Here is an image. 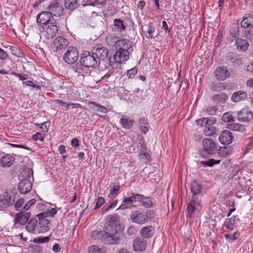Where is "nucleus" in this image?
<instances>
[{
    "label": "nucleus",
    "mask_w": 253,
    "mask_h": 253,
    "mask_svg": "<svg viewBox=\"0 0 253 253\" xmlns=\"http://www.w3.org/2000/svg\"><path fill=\"white\" fill-rule=\"evenodd\" d=\"M24 202L25 201L23 199H19L14 204L15 210L17 211H24V209H23V207L22 206Z\"/></svg>",
    "instance_id": "nucleus-47"
},
{
    "label": "nucleus",
    "mask_w": 253,
    "mask_h": 253,
    "mask_svg": "<svg viewBox=\"0 0 253 253\" xmlns=\"http://www.w3.org/2000/svg\"><path fill=\"white\" fill-rule=\"evenodd\" d=\"M68 44L67 39L63 36H59L53 40L51 47L54 52H57L65 49Z\"/></svg>",
    "instance_id": "nucleus-6"
},
{
    "label": "nucleus",
    "mask_w": 253,
    "mask_h": 253,
    "mask_svg": "<svg viewBox=\"0 0 253 253\" xmlns=\"http://www.w3.org/2000/svg\"><path fill=\"white\" fill-rule=\"evenodd\" d=\"M220 162V160H214L213 159H211L208 161L203 162L202 163L204 165H206L209 167H212L215 164H218Z\"/></svg>",
    "instance_id": "nucleus-54"
},
{
    "label": "nucleus",
    "mask_w": 253,
    "mask_h": 253,
    "mask_svg": "<svg viewBox=\"0 0 253 253\" xmlns=\"http://www.w3.org/2000/svg\"><path fill=\"white\" fill-rule=\"evenodd\" d=\"M237 48L238 50L246 51L249 47V43L247 40L238 39L235 42Z\"/></svg>",
    "instance_id": "nucleus-31"
},
{
    "label": "nucleus",
    "mask_w": 253,
    "mask_h": 253,
    "mask_svg": "<svg viewBox=\"0 0 253 253\" xmlns=\"http://www.w3.org/2000/svg\"><path fill=\"white\" fill-rule=\"evenodd\" d=\"M216 132V128L212 126H209L205 127L204 129V132L207 136H211L213 135Z\"/></svg>",
    "instance_id": "nucleus-46"
},
{
    "label": "nucleus",
    "mask_w": 253,
    "mask_h": 253,
    "mask_svg": "<svg viewBox=\"0 0 253 253\" xmlns=\"http://www.w3.org/2000/svg\"><path fill=\"white\" fill-rule=\"evenodd\" d=\"M32 184L28 179H25L21 181L18 185V190L21 193L26 194L31 191Z\"/></svg>",
    "instance_id": "nucleus-19"
},
{
    "label": "nucleus",
    "mask_w": 253,
    "mask_h": 253,
    "mask_svg": "<svg viewBox=\"0 0 253 253\" xmlns=\"http://www.w3.org/2000/svg\"><path fill=\"white\" fill-rule=\"evenodd\" d=\"M15 200V196L13 194L9 195L6 192L4 195H0V210L11 206Z\"/></svg>",
    "instance_id": "nucleus-9"
},
{
    "label": "nucleus",
    "mask_w": 253,
    "mask_h": 253,
    "mask_svg": "<svg viewBox=\"0 0 253 253\" xmlns=\"http://www.w3.org/2000/svg\"><path fill=\"white\" fill-rule=\"evenodd\" d=\"M202 188V184L198 180H194L191 182L190 190L192 193V199H200L198 195L201 194Z\"/></svg>",
    "instance_id": "nucleus-18"
},
{
    "label": "nucleus",
    "mask_w": 253,
    "mask_h": 253,
    "mask_svg": "<svg viewBox=\"0 0 253 253\" xmlns=\"http://www.w3.org/2000/svg\"><path fill=\"white\" fill-rule=\"evenodd\" d=\"M87 69L81 63H77L75 66H73L72 69L73 71L78 74L81 75L83 76H84L87 73L85 70Z\"/></svg>",
    "instance_id": "nucleus-33"
},
{
    "label": "nucleus",
    "mask_w": 253,
    "mask_h": 253,
    "mask_svg": "<svg viewBox=\"0 0 253 253\" xmlns=\"http://www.w3.org/2000/svg\"><path fill=\"white\" fill-rule=\"evenodd\" d=\"M229 129L239 132H243L246 129L244 125L239 123H232L228 125L227 127Z\"/></svg>",
    "instance_id": "nucleus-34"
},
{
    "label": "nucleus",
    "mask_w": 253,
    "mask_h": 253,
    "mask_svg": "<svg viewBox=\"0 0 253 253\" xmlns=\"http://www.w3.org/2000/svg\"><path fill=\"white\" fill-rule=\"evenodd\" d=\"M32 138L35 141H37V140H39L41 141H42L44 137L42 136V135L41 133L37 132L35 134H34L32 136Z\"/></svg>",
    "instance_id": "nucleus-64"
},
{
    "label": "nucleus",
    "mask_w": 253,
    "mask_h": 253,
    "mask_svg": "<svg viewBox=\"0 0 253 253\" xmlns=\"http://www.w3.org/2000/svg\"><path fill=\"white\" fill-rule=\"evenodd\" d=\"M235 217L236 216H234L225 220L223 227L227 229V232L232 231L234 229L235 225Z\"/></svg>",
    "instance_id": "nucleus-30"
},
{
    "label": "nucleus",
    "mask_w": 253,
    "mask_h": 253,
    "mask_svg": "<svg viewBox=\"0 0 253 253\" xmlns=\"http://www.w3.org/2000/svg\"><path fill=\"white\" fill-rule=\"evenodd\" d=\"M117 45L118 47L116 49H120L124 52H127L128 55L132 51V49H131L132 42L126 39H123L118 42Z\"/></svg>",
    "instance_id": "nucleus-14"
},
{
    "label": "nucleus",
    "mask_w": 253,
    "mask_h": 253,
    "mask_svg": "<svg viewBox=\"0 0 253 253\" xmlns=\"http://www.w3.org/2000/svg\"><path fill=\"white\" fill-rule=\"evenodd\" d=\"M241 26L244 29L253 28V14H246L243 17L241 22Z\"/></svg>",
    "instance_id": "nucleus-21"
},
{
    "label": "nucleus",
    "mask_w": 253,
    "mask_h": 253,
    "mask_svg": "<svg viewBox=\"0 0 253 253\" xmlns=\"http://www.w3.org/2000/svg\"><path fill=\"white\" fill-rule=\"evenodd\" d=\"M225 88V87L221 83H214L211 85V89L214 91H221Z\"/></svg>",
    "instance_id": "nucleus-45"
},
{
    "label": "nucleus",
    "mask_w": 253,
    "mask_h": 253,
    "mask_svg": "<svg viewBox=\"0 0 253 253\" xmlns=\"http://www.w3.org/2000/svg\"><path fill=\"white\" fill-rule=\"evenodd\" d=\"M147 151H139L138 156L140 159L143 160L146 162H149L151 159L150 155L146 152Z\"/></svg>",
    "instance_id": "nucleus-50"
},
{
    "label": "nucleus",
    "mask_w": 253,
    "mask_h": 253,
    "mask_svg": "<svg viewBox=\"0 0 253 253\" xmlns=\"http://www.w3.org/2000/svg\"><path fill=\"white\" fill-rule=\"evenodd\" d=\"M124 229V225L121 223L120 216L114 214L106 217L103 230L97 231L96 234L105 244L118 245L121 241L120 236Z\"/></svg>",
    "instance_id": "nucleus-1"
},
{
    "label": "nucleus",
    "mask_w": 253,
    "mask_h": 253,
    "mask_svg": "<svg viewBox=\"0 0 253 253\" xmlns=\"http://www.w3.org/2000/svg\"><path fill=\"white\" fill-rule=\"evenodd\" d=\"M245 38L253 42V30H246L244 32Z\"/></svg>",
    "instance_id": "nucleus-57"
},
{
    "label": "nucleus",
    "mask_w": 253,
    "mask_h": 253,
    "mask_svg": "<svg viewBox=\"0 0 253 253\" xmlns=\"http://www.w3.org/2000/svg\"><path fill=\"white\" fill-rule=\"evenodd\" d=\"M145 26V30L144 32L146 33V37L148 39H152L154 37H157V35L154 36V34L155 33V28L153 25V23L151 22H149L148 24H146Z\"/></svg>",
    "instance_id": "nucleus-27"
},
{
    "label": "nucleus",
    "mask_w": 253,
    "mask_h": 253,
    "mask_svg": "<svg viewBox=\"0 0 253 253\" xmlns=\"http://www.w3.org/2000/svg\"><path fill=\"white\" fill-rule=\"evenodd\" d=\"M115 53L113 55V57H110L109 59V64L111 67L116 68L118 63L121 64L125 62L129 59V55L127 52H124L120 49H117Z\"/></svg>",
    "instance_id": "nucleus-3"
},
{
    "label": "nucleus",
    "mask_w": 253,
    "mask_h": 253,
    "mask_svg": "<svg viewBox=\"0 0 253 253\" xmlns=\"http://www.w3.org/2000/svg\"><path fill=\"white\" fill-rule=\"evenodd\" d=\"M228 99L227 94L224 92H221L219 94L213 95L212 97V101L217 104H223L225 103Z\"/></svg>",
    "instance_id": "nucleus-25"
},
{
    "label": "nucleus",
    "mask_w": 253,
    "mask_h": 253,
    "mask_svg": "<svg viewBox=\"0 0 253 253\" xmlns=\"http://www.w3.org/2000/svg\"><path fill=\"white\" fill-rule=\"evenodd\" d=\"M114 26L115 28L119 32L125 31L126 27L124 24V21L120 19L114 20Z\"/></svg>",
    "instance_id": "nucleus-38"
},
{
    "label": "nucleus",
    "mask_w": 253,
    "mask_h": 253,
    "mask_svg": "<svg viewBox=\"0 0 253 253\" xmlns=\"http://www.w3.org/2000/svg\"><path fill=\"white\" fill-rule=\"evenodd\" d=\"M35 203L36 200L34 199H31L28 201L24 205V206H23V209H24V211H26L28 210L33 205L35 204Z\"/></svg>",
    "instance_id": "nucleus-59"
},
{
    "label": "nucleus",
    "mask_w": 253,
    "mask_h": 253,
    "mask_svg": "<svg viewBox=\"0 0 253 253\" xmlns=\"http://www.w3.org/2000/svg\"><path fill=\"white\" fill-rule=\"evenodd\" d=\"M51 19L53 20V16L48 11H42L38 14L37 18V22L42 25H47L50 23Z\"/></svg>",
    "instance_id": "nucleus-16"
},
{
    "label": "nucleus",
    "mask_w": 253,
    "mask_h": 253,
    "mask_svg": "<svg viewBox=\"0 0 253 253\" xmlns=\"http://www.w3.org/2000/svg\"><path fill=\"white\" fill-rule=\"evenodd\" d=\"M89 253H102V250L97 245H92L88 248Z\"/></svg>",
    "instance_id": "nucleus-52"
},
{
    "label": "nucleus",
    "mask_w": 253,
    "mask_h": 253,
    "mask_svg": "<svg viewBox=\"0 0 253 253\" xmlns=\"http://www.w3.org/2000/svg\"><path fill=\"white\" fill-rule=\"evenodd\" d=\"M120 186L114 187L110 189V194L108 195L109 198H112L114 195H117L119 191Z\"/></svg>",
    "instance_id": "nucleus-60"
},
{
    "label": "nucleus",
    "mask_w": 253,
    "mask_h": 253,
    "mask_svg": "<svg viewBox=\"0 0 253 253\" xmlns=\"http://www.w3.org/2000/svg\"><path fill=\"white\" fill-rule=\"evenodd\" d=\"M119 41L118 38L114 35L108 36L106 38V44L109 46H115L116 49L118 47V42Z\"/></svg>",
    "instance_id": "nucleus-36"
},
{
    "label": "nucleus",
    "mask_w": 253,
    "mask_h": 253,
    "mask_svg": "<svg viewBox=\"0 0 253 253\" xmlns=\"http://www.w3.org/2000/svg\"><path fill=\"white\" fill-rule=\"evenodd\" d=\"M222 120L225 123L233 122L235 121L234 116L232 114L227 112L223 114L222 117Z\"/></svg>",
    "instance_id": "nucleus-43"
},
{
    "label": "nucleus",
    "mask_w": 253,
    "mask_h": 253,
    "mask_svg": "<svg viewBox=\"0 0 253 253\" xmlns=\"http://www.w3.org/2000/svg\"><path fill=\"white\" fill-rule=\"evenodd\" d=\"M132 200V204L136 201L140 202L143 198V195L140 194H135L133 192L131 193L130 196L128 197Z\"/></svg>",
    "instance_id": "nucleus-51"
},
{
    "label": "nucleus",
    "mask_w": 253,
    "mask_h": 253,
    "mask_svg": "<svg viewBox=\"0 0 253 253\" xmlns=\"http://www.w3.org/2000/svg\"><path fill=\"white\" fill-rule=\"evenodd\" d=\"M214 74L216 78L218 80L224 81L228 76L229 74L226 67H218L215 72Z\"/></svg>",
    "instance_id": "nucleus-20"
},
{
    "label": "nucleus",
    "mask_w": 253,
    "mask_h": 253,
    "mask_svg": "<svg viewBox=\"0 0 253 253\" xmlns=\"http://www.w3.org/2000/svg\"><path fill=\"white\" fill-rule=\"evenodd\" d=\"M240 236V232L236 231L233 234H225L224 237L226 239H228L232 241L237 240Z\"/></svg>",
    "instance_id": "nucleus-48"
},
{
    "label": "nucleus",
    "mask_w": 253,
    "mask_h": 253,
    "mask_svg": "<svg viewBox=\"0 0 253 253\" xmlns=\"http://www.w3.org/2000/svg\"><path fill=\"white\" fill-rule=\"evenodd\" d=\"M204 151L208 154H214L217 151V147L214 141L210 138H205L203 140Z\"/></svg>",
    "instance_id": "nucleus-11"
},
{
    "label": "nucleus",
    "mask_w": 253,
    "mask_h": 253,
    "mask_svg": "<svg viewBox=\"0 0 253 253\" xmlns=\"http://www.w3.org/2000/svg\"><path fill=\"white\" fill-rule=\"evenodd\" d=\"M233 148L230 146L221 147L218 150V154L220 156L226 157L232 154Z\"/></svg>",
    "instance_id": "nucleus-32"
},
{
    "label": "nucleus",
    "mask_w": 253,
    "mask_h": 253,
    "mask_svg": "<svg viewBox=\"0 0 253 253\" xmlns=\"http://www.w3.org/2000/svg\"><path fill=\"white\" fill-rule=\"evenodd\" d=\"M155 230L152 226L143 227L140 230V234L145 239L152 237L154 233Z\"/></svg>",
    "instance_id": "nucleus-24"
},
{
    "label": "nucleus",
    "mask_w": 253,
    "mask_h": 253,
    "mask_svg": "<svg viewBox=\"0 0 253 253\" xmlns=\"http://www.w3.org/2000/svg\"><path fill=\"white\" fill-rule=\"evenodd\" d=\"M47 9L52 16H60L63 14L64 9L57 0L50 2L47 7Z\"/></svg>",
    "instance_id": "nucleus-8"
},
{
    "label": "nucleus",
    "mask_w": 253,
    "mask_h": 253,
    "mask_svg": "<svg viewBox=\"0 0 253 253\" xmlns=\"http://www.w3.org/2000/svg\"><path fill=\"white\" fill-rule=\"evenodd\" d=\"M134 206L132 204V200L130 198L127 197L123 199L121 205L120 206L118 210H126V209L131 208Z\"/></svg>",
    "instance_id": "nucleus-35"
},
{
    "label": "nucleus",
    "mask_w": 253,
    "mask_h": 253,
    "mask_svg": "<svg viewBox=\"0 0 253 253\" xmlns=\"http://www.w3.org/2000/svg\"><path fill=\"white\" fill-rule=\"evenodd\" d=\"M27 224L25 227L26 230L30 233H33L37 226L38 220L36 217L31 218L27 222Z\"/></svg>",
    "instance_id": "nucleus-29"
},
{
    "label": "nucleus",
    "mask_w": 253,
    "mask_h": 253,
    "mask_svg": "<svg viewBox=\"0 0 253 253\" xmlns=\"http://www.w3.org/2000/svg\"><path fill=\"white\" fill-rule=\"evenodd\" d=\"M218 109V108L217 106H212L207 107L206 109H204V111L208 115H214Z\"/></svg>",
    "instance_id": "nucleus-44"
},
{
    "label": "nucleus",
    "mask_w": 253,
    "mask_h": 253,
    "mask_svg": "<svg viewBox=\"0 0 253 253\" xmlns=\"http://www.w3.org/2000/svg\"><path fill=\"white\" fill-rule=\"evenodd\" d=\"M201 200L200 199H191L189 203H188L187 207L186 217L187 218H192L194 214L195 211L197 210L201 204Z\"/></svg>",
    "instance_id": "nucleus-12"
},
{
    "label": "nucleus",
    "mask_w": 253,
    "mask_h": 253,
    "mask_svg": "<svg viewBox=\"0 0 253 253\" xmlns=\"http://www.w3.org/2000/svg\"><path fill=\"white\" fill-rule=\"evenodd\" d=\"M88 104L89 105H92L93 106L97 107L98 108V111L101 113H107L108 111V109L106 107L95 102L89 101Z\"/></svg>",
    "instance_id": "nucleus-49"
},
{
    "label": "nucleus",
    "mask_w": 253,
    "mask_h": 253,
    "mask_svg": "<svg viewBox=\"0 0 253 253\" xmlns=\"http://www.w3.org/2000/svg\"><path fill=\"white\" fill-rule=\"evenodd\" d=\"M31 216V213L25 211H20L16 214L14 219V225L19 224L21 225H24L28 222Z\"/></svg>",
    "instance_id": "nucleus-13"
},
{
    "label": "nucleus",
    "mask_w": 253,
    "mask_h": 253,
    "mask_svg": "<svg viewBox=\"0 0 253 253\" xmlns=\"http://www.w3.org/2000/svg\"><path fill=\"white\" fill-rule=\"evenodd\" d=\"M142 205L145 208H149L153 206V203L149 197H144L143 195L142 199L140 201Z\"/></svg>",
    "instance_id": "nucleus-42"
},
{
    "label": "nucleus",
    "mask_w": 253,
    "mask_h": 253,
    "mask_svg": "<svg viewBox=\"0 0 253 253\" xmlns=\"http://www.w3.org/2000/svg\"><path fill=\"white\" fill-rule=\"evenodd\" d=\"M50 240V238L47 237H40L34 239V242L37 244H43L48 242Z\"/></svg>",
    "instance_id": "nucleus-53"
},
{
    "label": "nucleus",
    "mask_w": 253,
    "mask_h": 253,
    "mask_svg": "<svg viewBox=\"0 0 253 253\" xmlns=\"http://www.w3.org/2000/svg\"><path fill=\"white\" fill-rule=\"evenodd\" d=\"M138 149L139 151H147V147L145 144V142L143 138L139 140L138 142Z\"/></svg>",
    "instance_id": "nucleus-55"
},
{
    "label": "nucleus",
    "mask_w": 253,
    "mask_h": 253,
    "mask_svg": "<svg viewBox=\"0 0 253 253\" xmlns=\"http://www.w3.org/2000/svg\"><path fill=\"white\" fill-rule=\"evenodd\" d=\"M120 123L123 127L126 129H129L132 126L134 121L132 120H129L124 116H123L121 119Z\"/></svg>",
    "instance_id": "nucleus-37"
},
{
    "label": "nucleus",
    "mask_w": 253,
    "mask_h": 253,
    "mask_svg": "<svg viewBox=\"0 0 253 253\" xmlns=\"http://www.w3.org/2000/svg\"><path fill=\"white\" fill-rule=\"evenodd\" d=\"M237 120L241 122H250L253 120V112L249 108H243L237 113Z\"/></svg>",
    "instance_id": "nucleus-10"
},
{
    "label": "nucleus",
    "mask_w": 253,
    "mask_h": 253,
    "mask_svg": "<svg viewBox=\"0 0 253 253\" xmlns=\"http://www.w3.org/2000/svg\"><path fill=\"white\" fill-rule=\"evenodd\" d=\"M0 159V164L1 167H10L14 163L15 159L11 155L7 154L3 156Z\"/></svg>",
    "instance_id": "nucleus-23"
},
{
    "label": "nucleus",
    "mask_w": 253,
    "mask_h": 253,
    "mask_svg": "<svg viewBox=\"0 0 253 253\" xmlns=\"http://www.w3.org/2000/svg\"><path fill=\"white\" fill-rule=\"evenodd\" d=\"M80 62L87 69L95 68L99 66L97 59L95 58L92 51H84L80 56Z\"/></svg>",
    "instance_id": "nucleus-2"
},
{
    "label": "nucleus",
    "mask_w": 253,
    "mask_h": 253,
    "mask_svg": "<svg viewBox=\"0 0 253 253\" xmlns=\"http://www.w3.org/2000/svg\"><path fill=\"white\" fill-rule=\"evenodd\" d=\"M219 140L223 145H228L233 140L234 136L232 133L229 130H223L219 136Z\"/></svg>",
    "instance_id": "nucleus-15"
},
{
    "label": "nucleus",
    "mask_w": 253,
    "mask_h": 253,
    "mask_svg": "<svg viewBox=\"0 0 253 253\" xmlns=\"http://www.w3.org/2000/svg\"><path fill=\"white\" fill-rule=\"evenodd\" d=\"M247 96L246 92L242 90L234 93L231 96V100L235 102H240L245 99Z\"/></svg>",
    "instance_id": "nucleus-28"
},
{
    "label": "nucleus",
    "mask_w": 253,
    "mask_h": 253,
    "mask_svg": "<svg viewBox=\"0 0 253 253\" xmlns=\"http://www.w3.org/2000/svg\"><path fill=\"white\" fill-rule=\"evenodd\" d=\"M133 249L137 252H143L146 250L147 242L141 238H136L134 239L132 244Z\"/></svg>",
    "instance_id": "nucleus-17"
},
{
    "label": "nucleus",
    "mask_w": 253,
    "mask_h": 253,
    "mask_svg": "<svg viewBox=\"0 0 253 253\" xmlns=\"http://www.w3.org/2000/svg\"><path fill=\"white\" fill-rule=\"evenodd\" d=\"M105 199L102 197H99L97 198L94 210L99 208L105 203Z\"/></svg>",
    "instance_id": "nucleus-58"
},
{
    "label": "nucleus",
    "mask_w": 253,
    "mask_h": 253,
    "mask_svg": "<svg viewBox=\"0 0 253 253\" xmlns=\"http://www.w3.org/2000/svg\"><path fill=\"white\" fill-rule=\"evenodd\" d=\"M93 53L95 58L97 59L99 65L100 64L101 60H108L110 57L108 56L109 51L102 44H97L93 47L91 50Z\"/></svg>",
    "instance_id": "nucleus-4"
},
{
    "label": "nucleus",
    "mask_w": 253,
    "mask_h": 253,
    "mask_svg": "<svg viewBox=\"0 0 253 253\" xmlns=\"http://www.w3.org/2000/svg\"><path fill=\"white\" fill-rule=\"evenodd\" d=\"M11 75L15 76L19 78V79L21 81H25L28 78V76L25 74H19L17 73L14 71H12L11 73Z\"/></svg>",
    "instance_id": "nucleus-61"
},
{
    "label": "nucleus",
    "mask_w": 253,
    "mask_h": 253,
    "mask_svg": "<svg viewBox=\"0 0 253 253\" xmlns=\"http://www.w3.org/2000/svg\"><path fill=\"white\" fill-rule=\"evenodd\" d=\"M50 221L46 219H42L39 221L38 231L39 233H44L49 230V224Z\"/></svg>",
    "instance_id": "nucleus-26"
},
{
    "label": "nucleus",
    "mask_w": 253,
    "mask_h": 253,
    "mask_svg": "<svg viewBox=\"0 0 253 253\" xmlns=\"http://www.w3.org/2000/svg\"><path fill=\"white\" fill-rule=\"evenodd\" d=\"M130 220L134 223L142 225L147 222L148 215L145 212L135 211L130 215Z\"/></svg>",
    "instance_id": "nucleus-7"
},
{
    "label": "nucleus",
    "mask_w": 253,
    "mask_h": 253,
    "mask_svg": "<svg viewBox=\"0 0 253 253\" xmlns=\"http://www.w3.org/2000/svg\"><path fill=\"white\" fill-rule=\"evenodd\" d=\"M57 103L61 105L64 110H67L69 109V103H66L60 100H57Z\"/></svg>",
    "instance_id": "nucleus-62"
},
{
    "label": "nucleus",
    "mask_w": 253,
    "mask_h": 253,
    "mask_svg": "<svg viewBox=\"0 0 253 253\" xmlns=\"http://www.w3.org/2000/svg\"><path fill=\"white\" fill-rule=\"evenodd\" d=\"M139 123L141 131L145 134L149 129V124L147 119L144 117H142L139 119Z\"/></svg>",
    "instance_id": "nucleus-40"
},
{
    "label": "nucleus",
    "mask_w": 253,
    "mask_h": 253,
    "mask_svg": "<svg viewBox=\"0 0 253 253\" xmlns=\"http://www.w3.org/2000/svg\"><path fill=\"white\" fill-rule=\"evenodd\" d=\"M47 25L48 26L46 29V38L48 39L53 38L57 34L58 27L56 24L52 22L49 23Z\"/></svg>",
    "instance_id": "nucleus-22"
},
{
    "label": "nucleus",
    "mask_w": 253,
    "mask_h": 253,
    "mask_svg": "<svg viewBox=\"0 0 253 253\" xmlns=\"http://www.w3.org/2000/svg\"><path fill=\"white\" fill-rule=\"evenodd\" d=\"M64 4L65 8L72 11L78 7L77 0H64Z\"/></svg>",
    "instance_id": "nucleus-39"
},
{
    "label": "nucleus",
    "mask_w": 253,
    "mask_h": 253,
    "mask_svg": "<svg viewBox=\"0 0 253 253\" xmlns=\"http://www.w3.org/2000/svg\"><path fill=\"white\" fill-rule=\"evenodd\" d=\"M230 35L234 38H238L239 37V27L236 24H233L229 31Z\"/></svg>",
    "instance_id": "nucleus-41"
},
{
    "label": "nucleus",
    "mask_w": 253,
    "mask_h": 253,
    "mask_svg": "<svg viewBox=\"0 0 253 253\" xmlns=\"http://www.w3.org/2000/svg\"><path fill=\"white\" fill-rule=\"evenodd\" d=\"M137 73V69L136 67L133 68L127 72V76L128 77V78H131L132 76H134L136 75Z\"/></svg>",
    "instance_id": "nucleus-63"
},
{
    "label": "nucleus",
    "mask_w": 253,
    "mask_h": 253,
    "mask_svg": "<svg viewBox=\"0 0 253 253\" xmlns=\"http://www.w3.org/2000/svg\"><path fill=\"white\" fill-rule=\"evenodd\" d=\"M23 84L26 86H31L37 89H40L41 88L39 85L35 84L31 81H24Z\"/></svg>",
    "instance_id": "nucleus-56"
},
{
    "label": "nucleus",
    "mask_w": 253,
    "mask_h": 253,
    "mask_svg": "<svg viewBox=\"0 0 253 253\" xmlns=\"http://www.w3.org/2000/svg\"><path fill=\"white\" fill-rule=\"evenodd\" d=\"M78 58V50L76 47L73 46L68 47L63 56V60L68 64L75 63Z\"/></svg>",
    "instance_id": "nucleus-5"
}]
</instances>
